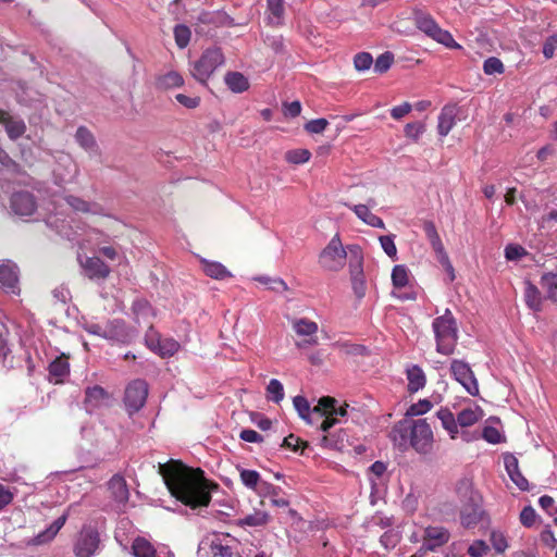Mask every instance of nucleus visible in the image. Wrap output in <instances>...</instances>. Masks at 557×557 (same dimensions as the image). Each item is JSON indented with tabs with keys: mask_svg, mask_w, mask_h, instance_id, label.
<instances>
[{
	"mask_svg": "<svg viewBox=\"0 0 557 557\" xmlns=\"http://www.w3.org/2000/svg\"><path fill=\"white\" fill-rule=\"evenodd\" d=\"M488 550L487 545L483 541H476L468 548V554L471 557H483Z\"/></svg>",
	"mask_w": 557,
	"mask_h": 557,
	"instance_id": "nucleus-63",
	"label": "nucleus"
},
{
	"mask_svg": "<svg viewBox=\"0 0 557 557\" xmlns=\"http://www.w3.org/2000/svg\"><path fill=\"white\" fill-rule=\"evenodd\" d=\"M101 544L100 533L94 525H83L73 543L75 557H94Z\"/></svg>",
	"mask_w": 557,
	"mask_h": 557,
	"instance_id": "nucleus-6",
	"label": "nucleus"
},
{
	"mask_svg": "<svg viewBox=\"0 0 557 557\" xmlns=\"http://www.w3.org/2000/svg\"><path fill=\"white\" fill-rule=\"evenodd\" d=\"M424 132V125L420 122L408 123L405 126V135L414 141H418L420 135Z\"/></svg>",
	"mask_w": 557,
	"mask_h": 557,
	"instance_id": "nucleus-57",
	"label": "nucleus"
},
{
	"mask_svg": "<svg viewBox=\"0 0 557 557\" xmlns=\"http://www.w3.org/2000/svg\"><path fill=\"white\" fill-rule=\"evenodd\" d=\"M329 122L326 119H315L311 120L305 124V129L310 134H321L327 127Z\"/></svg>",
	"mask_w": 557,
	"mask_h": 557,
	"instance_id": "nucleus-56",
	"label": "nucleus"
},
{
	"mask_svg": "<svg viewBox=\"0 0 557 557\" xmlns=\"http://www.w3.org/2000/svg\"><path fill=\"white\" fill-rule=\"evenodd\" d=\"M293 330L299 336H307L308 338L302 342H297L298 348H304L307 345H317L318 338L315 336L318 332V324L307 318L295 319L292 321Z\"/></svg>",
	"mask_w": 557,
	"mask_h": 557,
	"instance_id": "nucleus-12",
	"label": "nucleus"
},
{
	"mask_svg": "<svg viewBox=\"0 0 557 557\" xmlns=\"http://www.w3.org/2000/svg\"><path fill=\"white\" fill-rule=\"evenodd\" d=\"M103 338L127 344L132 341L133 333L123 320L114 319L106 323Z\"/></svg>",
	"mask_w": 557,
	"mask_h": 557,
	"instance_id": "nucleus-14",
	"label": "nucleus"
},
{
	"mask_svg": "<svg viewBox=\"0 0 557 557\" xmlns=\"http://www.w3.org/2000/svg\"><path fill=\"white\" fill-rule=\"evenodd\" d=\"M239 476L242 483L249 490L258 491V486L261 485L267 490H275L270 483L261 480L260 473L256 470L239 469Z\"/></svg>",
	"mask_w": 557,
	"mask_h": 557,
	"instance_id": "nucleus-26",
	"label": "nucleus"
},
{
	"mask_svg": "<svg viewBox=\"0 0 557 557\" xmlns=\"http://www.w3.org/2000/svg\"><path fill=\"white\" fill-rule=\"evenodd\" d=\"M64 199L65 202L76 212L90 213L95 215H108L104 213L103 207L97 202H89L73 195H69Z\"/></svg>",
	"mask_w": 557,
	"mask_h": 557,
	"instance_id": "nucleus-17",
	"label": "nucleus"
},
{
	"mask_svg": "<svg viewBox=\"0 0 557 557\" xmlns=\"http://www.w3.org/2000/svg\"><path fill=\"white\" fill-rule=\"evenodd\" d=\"M373 64V58L369 52H359L354 57V66L357 71H367Z\"/></svg>",
	"mask_w": 557,
	"mask_h": 557,
	"instance_id": "nucleus-52",
	"label": "nucleus"
},
{
	"mask_svg": "<svg viewBox=\"0 0 557 557\" xmlns=\"http://www.w3.org/2000/svg\"><path fill=\"white\" fill-rule=\"evenodd\" d=\"M334 403H336L334 397H321L318 401V405L310 410V416H307V418L304 420L310 425H315L318 423L320 425L323 422L324 417L327 416L326 410H329Z\"/></svg>",
	"mask_w": 557,
	"mask_h": 557,
	"instance_id": "nucleus-19",
	"label": "nucleus"
},
{
	"mask_svg": "<svg viewBox=\"0 0 557 557\" xmlns=\"http://www.w3.org/2000/svg\"><path fill=\"white\" fill-rule=\"evenodd\" d=\"M437 418L441 420L443 428L449 433L451 438H456L458 434L457 418L447 408H441L437 413Z\"/></svg>",
	"mask_w": 557,
	"mask_h": 557,
	"instance_id": "nucleus-35",
	"label": "nucleus"
},
{
	"mask_svg": "<svg viewBox=\"0 0 557 557\" xmlns=\"http://www.w3.org/2000/svg\"><path fill=\"white\" fill-rule=\"evenodd\" d=\"M483 509L475 503L465 505L460 512L461 524L465 528H474L483 517Z\"/></svg>",
	"mask_w": 557,
	"mask_h": 557,
	"instance_id": "nucleus-22",
	"label": "nucleus"
},
{
	"mask_svg": "<svg viewBox=\"0 0 557 557\" xmlns=\"http://www.w3.org/2000/svg\"><path fill=\"white\" fill-rule=\"evenodd\" d=\"M109 491L115 502L125 504L128 500L129 492L125 479L122 475H113L109 483Z\"/></svg>",
	"mask_w": 557,
	"mask_h": 557,
	"instance_id": "nucleus-23",
	"label": "nucleus"
},
{
	"mask_svg": "<svg viewBox=\"0 0 557 557\" xmlns=\"http://www.w3.org/2000/svg\"><path fill=\"white\" fill-rule=\"evenodd\" d=\"M450 539L449 531L444 527H428L423 533V542L420 552H434L445 545Z\"/></svg>",
	"mask_w": 557,
	"mask_h": 557,
	"instance_id": "nucleus-11",
	"label": "nucleus"
},
{
	"mask_svg": "<svg viewBox=\"0 0 557 557\" xmlns=\"http://www.w3.org/2000/svg\"><path fill=\"white\" fill-rule=\"evenodd\" d=\"M202 271L206 275L214 280H225L231 277V272L220 262L201 260Z\"/></svg>",
	"mask_w": 557,
	"mask_h": 557,
	"instance_id": "nucleus-32",
	"label": "nucleus"
},
{
	"mask_svg": "<svg viewBox=\"0 0 557 557\" xmlns=\"http://www.w3.org/2000/svg\"><path fill=\"white\" fill-rule=\"evenodd\" d=\"M450 373L470 395L476 396L479 394L478 380L468 362L454 359L450 362Z\"/></svg>",
	"mask_w": 557,
	"mask_h": 557,
	"instance_id": "nucleus-10",
	"label": "nucleus"
},
{
	"mask_svg": "<svg viewBox=\"0 0 557 557\" xmlns=\"http://www.w3.org/2000/svg\"><path fill=\"white\" fill-rule=\"evenodd\" d=\"M151 310L149 301L144 298L135 299L132 304V312L137 323H139L141 319L145 320L149 318L151 315Z\"/></svg>",
	"mask_w": 557,
	"mask_h": 557,
	"instance_id": "nucleus-42",
	"label": "nucleus"
},
{
	"mask_svg": "<svg viewBox=\"0 0 557 557\" xmlns=\"http://www.w3.org/2000/svg\"><path fill=\"white\" fill-rule=\"evenodd\" d=\"M504 463L509 478L518 488L521 491H528L529 482L520 472L518 459L513 455L507 454L504 456Z\"/></svg>",
	"mask_w": 557,
	"mask_h": 557,
	"instance_id": "nucleus-16",
	"label": "nucleus"
},
{
	"mask_svg": "<svg viewBox=\"0 0 557 557\" xmlns=\"http://www.w3.org/2000/svg\"><path fill=\"white\" fill-rule=\"evenodd\" d=\"M267 394L268 399L278 404L284 398V388L282 383L276 379L270 380L267 386Z\"/></svg>",
	"mask_w": 557,
	"mask_h": 557,
	"instance_id": "nucleus-44",
	"label": "nucleus"
},
{
	"mask_svg": "<svg viewBox=\"0 0 557 557\" xmlns=\"http://www.w3.org/2000/svg\"><path fill=\"white\" fill-rule=\"evenodd\" d=\"M83 268L89 278L104 280L110 275V268L98 257H88Z\"/></svg>",
	"mask_w": 557,
	"mask_h": 557,
	"instance_id": "nucleus-20",
	"label": "nucleus"
},
{
	"mask_svg": "<svg viewBox=\"0 0 557 557\" xmlns=\"http://www.w3.org/2000/svg\"><path fill=\"white\" fill-rule=\"evenodd\" d=\"M308 446V443L302 441L300 437L289 434L283 440L282 447L288 448L293 451H299L304 454V449Z\"/></svg>",
	"mask_w": 557,
	"mask_h": 557,
	"instance_id": "nucleus-48",
	"label": "nucleus"
},
{
	"mask_svg": "<svg viewBox=\"0 0 557 557\" xmlns=\"http://www.w3.org/2000/svg\"><path fill=\"white\" fill-rule=\"evenodd\" d=\"M480 414L476 410L467 408L461 410L457 416V423L463 428L471 426L478 422Z\"/></svg>",
	"mask_w": 557,
	"mask_h": 557,
	"instance_id": "nucleus-46",
	"label": "nucleus"
},
{
	"mask_svg": "<svg viewBox=\"0 0 557 557\" xmlns=\"http://www.w3.org/2000/svg\"><path fill=\"white\" fill-rule=\"evenodd\" d=\"M211 555H212V557H234L235 556L232 547L227 544H222L220 541H212Z\"/></svg>",
	"mask_w": 557,
	"mask_h": 557,
	"instance_id": "nucleus-53",
	"label": "nucleus"
},
{
	"mask_svg": "<svg viewBox=\"0 0 557 557\" xmlns=\"http://www.w3.org/2000/svg\"><path fill=\"white\" fill-rule=\"evenodd\" d=\"M540 284L546 292V298L557 302V273H544L541 277Z\"/></svg>",
	"mask_w": 557,
	"mask_h": 557,
	"instance_id": "nucleus-38",
	"label": "nucleus"
},
{
	"mask_svg": "<svg viewBox=\"0 0 557 557\" xmlns=\"http://www.w3.org/2000/svg\"><path fill=\"white\" fill-rule=\"evenodd\" d=\"M457 104H446L438 115L437 131L441 136H447L456 124Z\"/></svg>",
	"mask_w": 557,
	"mask_h": 557,
	"instance_id": "nucleus-18",
	"label": "nucleus"
},
{
	"mask_svg": "<svg viewBox=\"0 0 557 557\" xmlns=\"http://www.w3.org/2000/svg\"><path fill=\"white\" fill-rule=\"evenodd\" d=\"M69 515L63 513L58 519H55L45 531L40 532L34 540L33 543L35 545H41L47 543L55 537L59 531L63 528L67 520Z\"/></svg>",
	"mask_w": 557,
	"mask_h": 557,
	"instance_id": "nucleus-25",
	"label": "nucleus"
},
{
	"mask_svg": "<svg viewBox=\"0 0 557 557\" xmlns=\"http://www.w3.org/2000/svg\"><path fill=\"white\" fill-rule=\"evenodd\" d=\"M108 399V392L99 385L89 386L85 389L84 403L85 406L90 410L100 407Z\"/></svg>",
	"mask_w": 557,
	"mask_h": 557,
	"instance_id": "nucleus-24",
	"label": "nucleus"
},
{
	"mask_svg": "<svg viewBox=\"0 0 557 557\" xmlns=\"http://www.w3.org/2000/svg\"><path fill=\"white\" fill-rule=\"evenodd\" d=\"M77 144L87 151H92L97 148V143L92 133L86 126H79L75 133Z\"/></svg>",
	"mask_w": 557,
	"mask_h": 557,
	"instance_id": "nucleus-40",
	"label": "nucleus"
},
{
	"mask_svg": "<svg viewBox=\"0 0 557 557\" xmlns=\"http://www.w3.org/2000/svg\"><path fill=\"white\" fill-rule=\"evenodd\" d=\"M333 348L344 357L363 356L367 351L364 346L349 342H336L333 344Z\"/></svg>",
	"mask_w": 557,
	"mask_h": 557,
	"instance_id": "nucleus-41",
	"label": "nucleus"
},
{
	"mask_svg": "<svg viewBox=\"0 0 557 557\" xmlns=\"http://www.w3.org/2000/svg\"><path fill=\"white\" fill-rule=\"evenodd\" d=\"M148 383L136 379L129 382L124 392V405L129 416L138 412L146 404L148 397Z\"/></svg>",
	"mask_w": 557,
	"mask_h": 557,
	"instance_id": "nucleus-8",
	"label": "nucleus"
},
{
	"mask_svg": "<svg viewBox=\"0 0 557 557\" xmlns=\"http://www.w3.org/2000/svg\"><path fill=\"white\" fill-rule=\"evenodd\" d=\"M190 29L186 25L178 24L174 27L175 42L181 49L187 47L190 40Z\"/></svg>",
	"mask_w": 557,
	"mask_h": 557,
	"instance_id": "nucleus-47",
	"label": "nucleus"
},
{
	"mask_svg": "<svg viewBox=\"0 0 557 557\" xmlns=\"http://www.w3.org/2000/svg\"><path fill=\"white\" fill-rule=\"evenodd\" d=\"M432 327L436 351L445 356L454 354L458 342V325L451 311L446 309L443 315L435 318Z\"/></svg>",
	"mask_w": 557,
	"mask_h": 557,
	"instance_id": "nucleus-3",
	"label": "nucleus"
},
{
	"mask_svg": "<svg viewBox=\"0 0 557 557\" xmlns=\"http://www.w3.org/2000/svg\"><path fill=\"white\" fill-rule=\"evenodd\" d=\"M293 404L295 409L297 410L299 417L304 420L307 416H310V410L312 409L309 405V401L304 396H295L293 399Z\"/></svg>",
	"mask_w": 557,
	"mask_h": 557,
	"instance_id": "nucleus-55",
	"label": "nucleus"
},
{
	"mask_svg": "<svg viewBox=\"0 0 557 557\" xmlns=\"http://www.w3.org/2000/svg\"><path fill=\"white\" fill-rule=\"evenodd\" d=\"M491 542L497 553H504L507 548L506 537L500 532H492Z\"/></svg>",
	"mask_w": 557,
	"mask_h": 557,
	"instance_id": "nucleus-61",
	"label": "nucleus"
},
{
	"mask_svg": "<svg viewBox=\"0 0 557 557\" xmlns=\"http://www.w3.org/2000/svg\"><path fill=\"white\" fill-rule=\"evenodd\" d=\"M520 522L527 528H531L536 520V512L533 507L525 506L520 512Z\"/></svg>",
	"mask_w": 557,
	"mask_h": 557,
	"instance_id": "nucleus-58",
	"label": "nucleus"
},
{
	"mask_svg": "<svg viewBox=\"0 0 557 557\" xmlns=\"http://www.w3.org/2000/svg\"><path fill=\"white\" fill-rule=\"evenodd\" d=\"M268 522V515L265 512H255L248 515L240 520V523L249 527L264 525Z\"/></svg>",
	"mask_w": 557,
	"mask_h": 557,
	"instance_id": "nucleus-54",
	"label": "nucleus"
},
{
	"mask_svg": "<svg viewBox=\"0 0 557 557\" xmlns=\"http://www.w3.org/2000/svg\"><path fill=\"white\" fill-rule=\"evenodd\" d=\"M224 82L230 90L235 94H242L249 89L248 78L240 72L231 71L224 76Z\"/></svg>",
	"mask_w": 557,
	"mask_h": 557,
	"instance_id": "nucleus-28",
	"label": "nucleus"
},
{
	"mask_svg": "<svg viewBox=\"0 0 557 557\" xmlns=\"http://www.w3.org/2000/svg\"><path fill=\"white\" fill-rule=\"evenodd\" d=\"M184 84L182 75L175 71H170L162 74L156 79V88L160 90H168L175 87H181Z\"/></svg>",
	"mask_w": 557,
	"mask_h": 557,
	"instance_id": "nucleus-33",
	"label": "nucleus"
},
{
	"mask_svg": "<svg viewBox=\"0 0 557 557\" xmlns=\"http://www.w3.org/2000/svg\"><path fill=\"white\" fill-rule=\"evenodd\" d=\"M12 211L21 216H29L36 211L35 197L28 191L14 193L10 200Z\"/></svg>",
	"mask_w": 557,
	"mask_h": 557,
	"instance_id": "nucleus-13",
	"label": "nucleus"
},
{
	"mask_svg": "<svg viewBox=\"0 0 557 557\" xmlns=\"http://www.w3.org/2000/svg\"><path fill=\"white\" fill-rule=\"evenodd\" d=\"M311 152L308 149L298 148L288 150L285 153V160L293 164H302L310 160Z\"/></svg>",
	"mask_w": 557,
	"mask_h": 557,
	"instance_id": "nucleus-43",
	"label": "nucleus"
},
{
	"mask_svg": "<svg viewBox=\"0 0 557 557\" xmlns=\"http://www.w3.org/2000/svg\"><path fill=\"white\" fill-rule=\"evenodd\" d=\"M70 372V364L65 357H57L49 364V374L55 377V382H61L64 376H66Z\"/></svg>",
	"mask_w": 557,
	"mask_h": 557,
	"instance_id": "nucleus-39",
	"label": "nucleus"
},
{
	"mask_svg": "<svg viewBox=\"0 0 557 557\" xmlns=\"http://www.w3.org/2000/svg\"><path fill=\"white\" fill-rule=\"evenodd\" d=\"M159 473L171 495L193 509L207 507L211 502L210 490L218 487L205 478L200 468H189L181 460L160 463Z\"/></svg>",
	"mask_w": 557,
	"mask_h": 557,
	"instance_id": "nucleus-1",
	"label": "nucleus"
},
{
	"mask_svg": "<svg viewBox=\"0 0 557 557\" xmlns=\"http://www.w3.org/2000/svg\"><path fill=\"white\" fill-rule=\"evenodd\" d=\"M389 437L403 451L411 447L418 454L428 455L433 450V431L426 419L400 420L392 428Z\"/></svg>",
	"mask_w": 557,
	"mask_h": 557,
	"instance_id": "nucleus-2",
	"label": "nucleus"
},
{
	"mask_svg": "<svg viewBox=\"0 0 557 557\" xmlns=\"http://www.w3.org/2000/svg\"><path fill=\"white\" fill-rule=\"evenodd\" d=\"M540 540L543 545L550 549L555 548L557 544V539L548 525L541 532Z\"/></svg>",
	"mask_w": 557,
	"mask_h": 557,
	"instance_id": "nucleus-62",
	"label": "nucleus"
},
{
	"mask_svg": "<svg viewBox=\"0 0 557 557\" xmlns=\"http://www.w3.org/2000/svg\"><path fill=\"white\" fill-rule=\"evenodd\" d=\"M408 270L405 265H395L392 271V282L397 288L405 287L408 284Z\"/></svg>",
	"mask_w": 557,
	"mask_h": 557,
	"instance_id": "nucleus-45",
	"label": "nucleus"
},
{
	"mask_svg": "<svg viewBox=\"0 0 557 557\" xmlns=\"http://www.w3.org/2000/svg\"><path fill=\"white\" fill-rule=\"evenodd\" d=\"M524 299L528 307L534 311L542 310V297L539 288L530 282L525 283Z\"/></svg>",
	"mask_w": 557,
	"mask_h": 557,
	"instance_id": "nucleus-37",
	"label": "nucleus"
},
{
	"mask_svg": "<svg viewBox=\"0 0 557 557\" xmlns=\"http://www.w3.org/2000/svg\"><path fill=\"white\" fill-rule=\"evenodd\" d=\"M348 208H350L355 213L356 215L361 220L363 221L366 224L372 226V227H377V228H385V224L383 222V220L373 214L369 207L366 206V205H355V206H350V205H346Z\"/></svg>",
	"mask_w": 557,
	"mask_h": 557,
	"instance_id": "nucleus-27",
	"label": "nucleus"
},
{
	"mask_svg": "<svg viewBox=\"0 0 557 557\" xmlns=\"http://www.w3.org/2000/svg\"><path fill=\"white\" fill-rule=\"evenodd\" d=\"M557 49V34L552 35L547 38L543 46V54L546 59H550L555 54V50Z\"/></svg>",
	"mask_w": 557,
	"mask_h": 557,
	"instance_id": "nucleus-64",
	"label": "nucleus"
},
{
	"mask_svg": "<svg viewBox=\"0 0 557 557\" xmlns=\"http://www.w3.org/2000/svg\"><path fill=\"white\" fill-rule=\"evenodd\" d=\"M432 408V403L428 399H420L418 403L412 404L406 412L407 417H417L422 416L430 411Z\"/></svg>",
	"mask_w": 557,
	"mask_h": 557,
	"instance_id": "nucleus-49",
	"label": "nucleus"
},
{
	"mask_svg": "<svg viewBox=\"0 0 557 557\" xmlns=\"http://www.w3.org/2000/svg\"><path fill=\"white\" fill-rule=\"evenodd\" d=\"M408 380V391L416 393L423 388L426 383V377L423 370L419 366H412L406 371Z\"/></svg>",
	"mask_w": 557,
	"mask_h": 557,
	"instance_id": "nucleus-31",
	"label": "nucleus"
},
{
	"mask_svg": "<svg viewBox=\"0 0 557 557\" xmlns=\"http://www.w3.org/2000/svg\"><path fill=\"white\" fill-rule=\"evenodd\" d=\"M0 124L4 125L10 139L16 140L26 132V124L22 119L10 115L9 112L0 109Z\"/></svg>",
	"mask_w": 557,
	"mask_h": 557,
	"instance_id": "nucleus-15",
	"label": "nucleus"
},
{
	"mask_svg": "<svg viewBox=\"0 0 557 557\" xmlns=\"http://www.w3.org/2000/svg\"><path fill=\"white\" fill-rule=\"evenodd\" d=\"M483 71L486 75L502 74L504 73L505 67L498 58L491 57L484 61Z\"/></svg>",
	"mask_w": 557,
	"mask_h": 557,
	"instance_id": "nucleus-50",
	"label": "nucleus"
},
{
	"mask_svg": "<svg viewBox=\"0 0 557 557\" xmlns=\"http://www.w3.org/2000/svg\"><path fill=\"white\" fill-rule=\"evenodd\" d=\"M428 240L430 242L431 247L433 248L434 252L436 253L438 261L443 265H445L446 269L451 273V280H454V277H455L454 269H453V265H451V263L449 261L448 255L445 251V247H444L443 242H442V239L440 237V234L436 233L435 235L430 236L428 238Z\"/></svg>",
	"mask_w": 557,
	"mask_h": 557,
	"instance_id": "nucleus-30",
	"label": "nucleus"
},
{
	"mask_svg": "<svg viewBox=\"0 0 557 557\" xmlns=\"http://www.w3.org/2000/svg\"><path fill=\"white\" fill-rule=\"evenodd\" d=\"M349 253V272L350 276H359L363 274V253L358 245L348 246Z\"/></svg>",
	"mask_w": 557,
	"mask_h": 557,
	"instance_id": "nucleus-29",
	"label": "nucleus"
},
{
	"mask_svg": "<svg viewBox=\"0 0 557 557\" xmlns=\"http://www.w3.org/2000/svg\"><path fill=\"white\" fill-rule=\"evenodd\" d=\"M132 549L135 557H157L154 546L147 539L141 536L134 540Z\"/></svg>",
	"mask_w": 557,
	"mask_h": 557,
	"instance_id": "nucleus-36",
	"label": "nucleus"
},
{
	"mask_svg": "<svg viewBox=\"0 0 557 557\" xmlns=\"http://www.w3.org/2000/svg\"><path fill=\"white\" fill-rule=\"evenodd\" d=\"M394 55L392 52L382 53L374 62V71L376 73H385L393 64Z\"/></svg>",
	"mask_w": 557,
	"mask_h": 557,
	"instance_id": "nucleus-51",
	"label": "nucleus"
},
{
	"mask_svg": "<svg viewBox=\"0 0 557 557\" xmlns=\"http://www.w3.org/2000/svg\"><path fill=\"white\" fill-rule=\"evenodd\" d=\"M336 404L337 401L334 403L329 410H326L327 416L324 417L323 422L320 424V430L326 433L321 438V445L325 448L339 450L343 448V443L336 440L333 434L327 432L331 428L338 423V417H345L347 414L348 405L336 407Z\"/></svg>",
	"mask_w": 557,
	"mask_h": 557,
	"instance_id": "nucleus-9",
	"label": "nucleus"
},
{
	"mask_svg": "<svg viewBox=\"0 0 557 557\" xmlns=\"http://www.w3.org/2000/svg\"><path fill=\"white\" fill-rule=\"evenodd\" d=\"M224 63V55L220 48L207 49L197 60L191 70V75L200 83L205 84L213 72Z\"/></svg>",
	"mask_w": 557,
	"mask_h": 557,
	"instance_id": "nucleus-7",
	"label": "nucleus"
},
{
	"mask_svg": "<svg viewBox=\"0 0 557 557\" xmlns=\"http://www.w3.org/2000/svg\"><path fill=\"white\" fill-rule=\"evenodd\" d=\"M483 438L491 444H498L503 441V435L494 426H485L482 432Z\"/></svg>",
	"mask_w": 557,
	"mask_h": 557,
	"instance_id": "nucleus-60",
	"label": "nucleus"
},
{
	"mask_svg": "<svg viewBox=\"0 0 557 557\" xmlns=\"http://www.w3.org/2000/svg\"><path fill=\"white\" fill-rule=\"evenodd\" d=\"M348 253L338 234L334 235L319 256V263L329 271H338L345 265Z\"/></svg>",
	"mask_w": 557,
	"mask_h": 557,
	"instance_id": "nucleus-5",
	"label": "nucleus"
},
{
	"mask_svg": "<svg viewBox=\"0 0 557 557\" xmlns=\"http://www.w3.org/2000/svg\"><path fill=\"white\" fill-rule=\"evenodd\" d=\"M413 22L419 30L428 37L450 49H460L461 46L455 41L453 35L437 24L433 16L422 10L413 11Z\"/></svg>",
	"mask_w": 557,
	"mask_h": 557,
	"instance_id": "nucleus-4",
	"label": "nucleus"
},
{
	"mask_svg": "<svg viewBox=\"0 0 557 557\" xmlns=\"http://www.w3.org/2000/svg\"><path fill=\"white\" fill-rule=\"evenodd\" d=\"M18 283L17 268L10 262L0 264V284L7 290L16 293Z\"/></svg>",
	"mask_w": 557,
	"mask_h": 557,
	"instance_id": "nucleus-21",
	"label": "nucleus"
},
{
	"mask_svg": "<svg viewBox=\"0 0 557 557\" xmlns=\"http://www.w3.org/2000/svg\"><path fill=\"white\" fill-rule=\"evenodd\" d=\"M380 243H381V247L383 248V250L385 251V253L388 257H391V258L396 257L397 248L394 243V236H392V235L380 236Z\"/></svg>",
	"mask_w": 557,
	"mask_h": 557,
	"instance_id": "nucleus-59",
	"label": "nucleus"
},
{
	"mask_svg": "<svg viewBox=\"0 0 557 557\" xmlns=\"http://www.w3.org/2000/svg\"><path fill=\"white\" fill-rule=\"evenodd\" d=\"M268 21L271 25H281L284 17V0H267Z\"/></svg>",
	"mask_w": 557,
	"mask_h": 557,
	"instance_id": "nucleus-34",
	"label": "nucleus"
}]
</instances>
